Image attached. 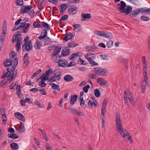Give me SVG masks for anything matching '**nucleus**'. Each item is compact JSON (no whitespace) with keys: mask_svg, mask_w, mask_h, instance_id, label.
<instances>
[{"mask_svg":"<svg viewBox=\"0 0 150 150\" xmlns=\"http://www.w3.org/2000/svg\"><path fill=\"white\" fill-rule=\"evenodd\" d=\"M140 13H144L146 14H150V8L144 7L134 9L132 11V13L130 15V16L131 17H134Z\"/></svg>","mask_w":150,"mask_h":150,"instance_id":"1","label":"nucleus"},{"mask_svg":"<svg viewBox=\"0 0 150 150\" xmlns=\"http://www.w3.org/2000/svg\"><path fill=\"white\" fill-rule=\"evenodd\" d=\"M116 127L117 130L120 134L121 135L125 136V133L128 134V132L126 130V129L123 128L122 126V121L120 120L118 121H116Z\"/></svg>","mask_w":150,"mask_h":150,"instance_id":"2","label":"nucleus"},{"mask_svg":"<svg viewBox=\"0 0 150 150\" xmlns=\"http://www.w3.org/2000/svg\"><path fill=\"white\" fill-rule=\"evenodd\" d=\"M22 47L23 51L25 50L27 51L32 50L33 49L31 41L30 40H29V42L24 43Z\"/></svg>","mask_w":150,"mask_h":150,"instance_id":"3","label":"nucleus"},{"mask_svg":"<svg viewBox=\"0 0 150 150\" xmlns=\"http://www.w3.org/2000/svg\"><path fill=\"white\" fill-rule=\"evenodd\" d=\"M32 8V7L30 5H23L21 8L20 14H22L26 13Z\"/></svg>","mask_w":150,"mask_h":150,"instance_id":"4","label":"nucleus"},{"mask_svg":"<svg viewBox=\"0 0 150 150\" xmlns=\"http://www.w3.org/2000/svg\"><path fill=\"white\" fill-rule=\"evenodd\" d=\"M97 81L100 85L102 87L107 86L109 85V83L108 81H106L104 79L102 78H98L97 79Z\"/></svg>","mask_w":150,"mask_h":150,"instance_id":"5","label":"nucleus"},{"mask_svg":"<svg viewBox=\"0 0 150 150\" xmlns=\"http://www.w3.org/2000/svg\"><path fill=\"white\" fill-rule=\"evenodd\" d=\"M78 11V8L73 6H70L68 8V12L70 14H74L76 13Z\"/></svg>","mask_w":150,"mask_h":150,"instance_id":"6","label":"nucleus"},{"mask_svg":"<svg viewBox=\"0 0 150 150\" xmlns=\"http://www.w3.org/2000/svg\"><path fill=\"white\" fill-rule=\"evenodd\" d=\"M12 73L11 72V68H8L4 70L3 72L2 75L1 76L2 79H5L8 76V75Z\"/></svg>","mask_w":150,"mask_h":150,"instance_id":"7","label":"nucleus"},{"mask_svg":"<svg viewBox=\"0 0 150 150\" xmlns=\"http://www.w3.org/2000/svg\"><path fill=\"white\" fill-rule=\"evenodd\" d=\"M149 84V82H146L144 81H142L141 82V93H144V91L146 90V85Z\"/></svg>","mask_w":150,"mask_h":150,"instance_id":"8","label":"nucleus"},{"mask_svg":"<svg viewBox=\"0 0 150 150\" xmlns=\"http://www.w3.org/2000/svg\"><path fill=\"white\" fill-rule=\"evenodd\" d=\"M13 61L9 58H7L4 61L3 65L6 67L12 65Z\"/></svg>","mask_w":150,"mask_h":150,"instance_id":"9","label":"nucleus"},{"mask_svg":"<svg viewBox=\"0 0 150 150\" xmlns=\"http://www.w3.org/2000/svg\"><path fill=\"white\" fill-rule=\"evenodd\" d=\"M61 46H56L54 48V50L52 54V55L54 57L52 58L53 59L54 56H55L57 55V54L59 53L61 50Z\"/></svg>","mask_w":150,"mask_h":150,"instance_id":"10","label":"nucleus"},{"mask_svg":"<svg viewBox=\"0 0 150 150\" xmlns=\"http://www.w3.org/2000/svg\"><path fill=\"white\" fill-rule=\"evenodd\" d=\"M120 5L119 8L120 12L123 13L124 12L126 4V3L123 1H121L120 2Z\"/></svg>","mask_w":150,"mask_h":150,"instance_id":"11","label":"nucleus"},{"mask_svg":"<svg viewBox=\"0 0 150 150\" xmlns=\"http://www.w3.org/2000/svg\"><path fill=\"white\" fill-rule=\"evenodd\" d=\"M14 116L18 119L23 121H25V119L23 115L19 112H16L14 114Z\"/></svg>","mask_w":150,"mask_h":150,"instance_id":"12","label":"nucleus"},{"mask_svg":"<svg viewBox=\"0 0 150 150\" xmlns=\"http://www.w3.org/2000/svg\"><path fill=\"white\" fill-rule=\"evenodd\" d=\"M74 35L70 32H67L65 35V37L63 41L65 42L68 41L69 40H71L74 37Z\"/></svg>","mask_w":150,"mask_h":150,"instance_id":"13","label":"nucleus"},{"mask_svg":"<svg viewBox=\"0 0 150 150\" xmlns=\"http://www.w3.org/2000/svg\"><path fill=\"white\" fill-rule=\"evenodd\" d=\"M66 50L65 51L64 50H63L61 51V55L62 57H65L68 55H69L70 52V50L68 47H66V48H64Z\"/></svg>","mask_w":150,"mask_h":150,"instance_id":"14","label":"nucleus"},{"mask_svg":"<svg viewBox=\"0 0 150 150\" xmlns=\"http://www.w3.org/2000/svg\"><path fill=\"white\" fill-rule=\"evenodd\" d=\"M17 74V72L15 73H12L11 74L8 75L7 77V79L8 81H13L15 78L16 77Z\"/></svg>","mask_w":150,"mask_h":150,"instance_id":"15","label":"nucleus"},{"mask_svg":"<svg viewBox=\"0 0 150 150\" xmlns=\"http://www.w3.org/2000/svg\"><path fill=\"white\" fill-rule=\"evenodd\" d=\"M47 31L46 29H43L42 31L41 35L38 37V39L41 40L46 38L47 35Z\"/></svg>","mask_w":150,"mask_h":150,"instance_id":"16","label":"nucleus"},{"mask_svg":"<svg viewBox=\"0 0 150 150\" xmlns=\"http://www.w3.org/2000/svg\"><path fill=\"white\" fill-rule=\"evenodd\" d=\"M77 98L78 96L76 95H74L73 96H71V98L70 100L71 106L74 105L75 103V102L77 100Z\"/></svg>","mask_w":150,"mask_h":150,"instance_id":"17","label":"nucleus"},{"mask_svg":"<svg viewBox=\"0 0 150 150\" xmlns=\"http://www.w3.org/2000/svg\"><path fill=\"white\" fill-rule=\"evenodd\" d=\"M91 14L90 13H83L81 14V17L83 18V19H81V21H85L86 19H89L91 18Z\"/></svg>","mask_w":150,"mask_h":150,"instance_id":"18","label":"nucleus"},{"mask_svg":"<svg viewBox=\"0 0 150 150\" xmlns=\"http://www.w3.org/2000/svg\"><path fill=\"white\" fill-rule=\"evenodd\" d=\"M132 11V8L130 6L127 5L126 8H125L124 13L126 15H127L129 14Z\"/></svg>","mask_w":150,"mask_h":150,"instance_id":"19","label":"nucleus"},{"mask_svg":"<svg viewBox=\"0 0 150 150\" xmlns=\"http://www.w3.org/2000/svg\"><path fill=\"white\" fill-rule=\"evenodd\" d=\"M43 27L46 29L47 30H49L50 28L49 25L44 21L42 22L41 23V28L42 29H43Z\"/></svg>","mask_w":150,"mask_h":150,"instance_id":"20","label":"nucleus"},{"mask_svg":"<svg viewBox=\"0 0 150 150\" xmlns=\"http://www.w3.org/2000/svg\"><path fill=\"white\" fill-rule=\"evenodd\" d=\"M58 64L59 67H65L67 66L65 62L62 59H59L58 60Z\"/></svg>","mask_w":150,"mask_h":150,"instance_id":"21","label":"nucleus"},{"mask_svg":"<svg viewBox=\"0 0 150 150\" xmlns=\"http://www.w3.org/2000/svg\"><path fill=\"white\" fill-rule=\"evenodd\" d=\"M100 36H101L104 37L105 38L110 39L111 38L112 36L110 32H103L102 34H100Z\"/></svg>","mask_w":150,"mask_h":150,"instance_id":"22","label":"nucleus"},{"mask_svg":"<svg viewBox=\"0 0 150 150\" xmlns=\"http://www.w3.org/2000/svg\"><path fill=\"white\" fill-rule=\"evenodd\" d=\"M64 81L67 82H71L73 80V78L72 76L69 75H66L64 77Z\"/></svg>","mask_w":150,"mask_h":150,"instance_id":"23","label":"nucleus"},{"mask_svg":"<svg viewBox=\"0 0 150 150\" xmlns=\"http://www.w3.org/2000/svg\"><path fill=\"white\" fill-rule=\"evenodd\" d=\"M79 53H81V52H79L76 53H74L71 55L69 57V59L71 60H74V58H75L76 57H80L81 56V55H79Z\"/></svg>","mask_w":150,"mask_h":150,"instance_id":"24","label":"nucleus"},{"mask_svg":"<svg viewBox=\"0 0 150 150\" xmlns=\"http://www.w3.org/2000/svg\"><path fill=\"white\" fill-rule=\"evenodd\" d=\"M60 8L59 9L60 12H63L68 7L67 4H62L59 6Z\"/></svg>","mask_w":150,"mask_h":150,"instance_id":"25","label":"nucleus"},{"mask_svg":"<svg viewBox=\"0 0 150 150\" xmlns=\"http://www.w3.org/2000/svg\"><path fill=\"white\" fill-rule=\"evenodd\" d=\"M10 147L13 150H18V145L16 143L13 142L11 143Z\"/></svg>","mask_w":150,"mask_h":150,"instance_id":"26","label":"nucleus"},{"mask_svg":"<svg viewBox=\"0 0 150 150\" xmlns=\"http://www.w3.org/2000/svg\"><path fill=\"white\" fill-rule=\"evenodd\" d=\"M49 84L52 85L51 87L53 89L60 91V89L58 85L53 83H49Z\"/></svg>","mask_w":150,"mask_h":150,"instance_id":"27","label":"nucleus"},{"mask_svg":"<svg viewBox=\"0 0 150 150\" xmlns=\"http://www.w3.org/2000/svg\"><path fill=\"white\" fill-rule=\"evenodd\" d=\"M20 125L19 127V129L18 130L19 132L23 133L25 131L24 125L22 122H20Z\"/></svg>","mask_w":150,"mask_h":150,"instance_id":"28","label":"nucleus"},{"mask_svg":"<svg viewBox=\"0 0 150 150\" xmlns=\"http://www.w3.org/2000/svg\"><path fill=\"white\" fill-rule=\"evenodd\" d=\"M74 112L73 113L74 115L81 116H83L84 115V113L83 112H80L75 109H74Z\"/></svg>","mask_w":150,"mask_h":150,"instance_id":"29","label":"nucleus"},{"mask_svg":"<svg viewBox=\"0 0 150 150\" xmlns=\"http://www.w3.org/2000/svg\"><path fill=\"white\" fill-rule=\"evenodd\" d=\"M8 136L9 138H11L13 139H16L19 137V136L18 135L14 133L9 134H8Z\"/></svg>","mask_w":150,"mask_h":150,"instance_id":"30","label":"nucleus"},{"mask_svg":"<svg viewBox=\"0 0 150 150\" xmlns=\"http://www.w3.org/2000/svg\"><path fill=\"white\" fill-rule=\"evenodd\" d=\"M88 104L90 108H91L93 105H94L95 107H96L97 105V103L93 102L91 100H89Z\"/></svg>","mask_w":150,"mask_h":150,"instance_id":"31","label":"nucleus"},{"mask_svg":"<svg viewBox=\"0 0 150 150\" xmlns=\"http://www.w3.org/2000/svg\"><path fill=\"white\" fill-rule=\"evenodd\" d=\"M45 74H44L40 78V79H41L42 80H43L44 81L49 80L50 79H49L48 77L49 76H47V75L46 76Z\"/></svg>","mask_w":150,"mask_h":150,"instance_id":"32","label":"nucleus"},{"mask_svg":"<svg viewBox=\"0 0 150 150\" xmlns=\"http://www.w3.org/2000/svg\"><path fill=\"white\" fill-rule=\"evenodd\" d=\"M54 74H55L54 75L55 76H58L57 77H58L59 76H61L62 75V73L60 71H59L58 69H56L54 70Z\"/></svg>","mask_w":150,"mask_h":150,"instance_id":"33","label":"nucleus"},{"mask_svg":"<svg viewBox=\"0 0 150 150\" xmlns=\"http://www.w3.org/2000/svg\"><path fill=\"white\" fill-rule=\"evenodd\" d=\"M88 61L89 63L93 65V66L95 65L97 66L98 65V64L95 62L93 60V59H92V58H89V59H88Z\"/></svg>","mask_w":150,"mask_h":150,"instance_id":"34","label":"nucleus"},{"mask_svg":"<svg viewBox=\"0 0 150 150\" xmlns=\"http://www.w3.org/2000/svg\"><path fill=\"white\" fill-rule=\"evenodd\" d=\"M128 134H127V133H125V135L123 136V135H121L122 137H123L124 138H125L126 137H127L128 139L131 142H132V137L131 136L129 135V133L128 132Z\"/></svg>","mask_w":150,"mask_h":150,"instance_id":"35","label":"nucleus"},{"mask_svg":"<svg viewBox=\"0 0 150 150\" xmlns=\"http://www.w3.org/2000/svg\"><path fill=\"white\" fill-rule=\"evenodd\" d=\"M78 45L77 44H74V42H69L67 44V45L70 47H74Z\"/></svg>","mask_w":150,"mask_h":150,"instance_id":"36","label":"nucleus"},{"mask_svg":"<svg viewBox=\"0 0 150 150\" xmlns=\"http://www.w3.org/2000/svg\"><path fill=\"white\" fill-rule=\"evenodd\" d=\"M94 95L96 97H100V92L99 90L96 88L94 90Z\"/></svg>","mask_w":150,"mask_h":150,"instance_id":"37","label":"nucleus"},{"mask_svg":"<svg viewBox=\"0 0 150 150\" xmlns=\"http://www.w3.org/2000/svg\"><path fill=\"white\" fill-rule=\"evenodd\" d=\"M55 74H53L52 76H51V78L50 79V80L48 81V82H54L56 81V80L55 78L57 76L54 75Z\"/></svg>","mask_w":150,"mask_h":150,"instance_id":"38","label":"nucleus"},{"mask_svg":"<svg viewBox=\"0 0 150 150\" xmlns=\"http://www.w3.org/2000/svg\"><path fill=\"white\" fill-rule=\"evenodd\" d=\"M128 99L129 102H130L133 106H134L135 103V102L134 100L133 96H131L128 97Z\"/></svg>","mask_w":150,"mask_h":150,"instance_id":"39","label":"nucleus"},{"mask_svg":"<svg viewBox=\"0 0 150 150\" xmlns=\"http://www.w3.org/2000/svg\"><path fill=\"white\" fill-rule=\"evenodd\" d=\"M35 104L37 105L39 108H44V105L43 104L40 103L37 100H35Z\"/></svg>","mask_w":150,"mask_h":150,"instance_id":"40","label":"nucleus"},{"mask_svg":"<svg viewBox=\"0 0 150 150\" xmlns=\"http://www.w3.org/2000/svg\"><path fill=\"white\" fill-rule=\"evenodd\" d=\"M84 62V61L80 57L79 58L78 61L77 63L78 64H83V65H86L88 64Z\"/></svg>","mask_w":150,"mask_h":150,"instance_id":"41","label":"nucleus"},{"mask_svg":"<svg viewBox=\"0 0 150 150\" xmlns=\"http://www.w3.org/2000/svg\"><path fill=\"white\" fill-rule=\"evenodd\" d=\"M15 47L17 51L18 52L21 49V43L16 42Z\"/></svg>","mask_w":150,"mask_h":150,"instance_id":"42","label":"nucleus"},{"mask_svg":"<svg viewBox=\"0 0 150 150\" xmlns=\"http://www.w3.org/2000/svg\"><path fill=\"white\" fill-rule=\"evenodd\" d=\"M140 19L143 21H147L149 20V18L147 16H142L140 18Z\"/></svg>","mask_w":150,"mask_h":150,"instance_id":"43","label":"nucleus"},{"mask_svg":"<svg viewBox=\"0 0 150 150\" xmlns=\"http://www.w3.org/2000/svg\"><path fill=\"white\" fill-rule=\"evenodd\" d=\"M99 56L103 60H109L108 57L106 56L105 54H101L99 55Z\"/></svg>","mask_w":150,"mask_h":150,"instance_id":"44","label":"nucleus"},{"mask_svg":"<svg viewBox=\"0 0 150 150\" xmlns=\"http://www.w3.org/2000/svg\"><path fill=\"white\" fill-rule=\"evenodd\" d=\"M113 45V42L111 40H110L107 42L106 45L107 47L108 48H110L112 47V46Z\"/></svg>","mask_w":150,"mask_h":150,"instance_id":"45","label":"nucleus"},{"mask_svg":"<svg viewBox=\"0 0 150 150\" xmlns=\"http://www.w3.org/2000/svg\"><path fill=\"white\" fill-rule=\"evenodd\" d=\"M90 86L89 85H87L83 88V90L85 93H87L88 92V89L90 88Z\"/></svg>","mask_w":150,"mask_h":150,"instance_id":"46","label":"nucleus"},{"mask_svg":"<svg viewBox=\"0 0 150 150\" xmlns=\"http://www.w3.org/2000/svg\"><path fill=\"white\" fill-rule=\"evenodd\" d=\"M41 46V45L39 42H37L34 44V47L37 50L40 49Z\"/></svg>","mask_w":150,"mask_h":150,"instance_id":"47","label":"nucleus"},{"mask_svg":"<svg viewBox=\"0 0 150 150\" xmlns=\"http://www.w3.org/2000/svg\"><path fill=\"white\" fill-rule=\"evenodd\" d=\"M21 35V32L19 31L16 32L14 35L13 36V38H15V37L19 38Z\"/></svg>","mask_w":150,"mask_h":150,"instance_id":"48","label":"nucleus"},{"mask_svg":"<svg viewBox=\"0 0 150 150\" xmlns=\"http://www.w3.org/2000/svg\"><path fill=\"white\" fill-rule=\"evenodd\" d=\"M29 15L31 16V18L33 17L34 16V12L33 9H30L29 12H28Z\"/></svg>","mask_w":150,"mask_h":150,"instance_id":"49","label":"nucleus"},{"mask_svg":"<svg viewBox=\"0 0 150 150\" xmlns=\"http://www.w3.org/2000/svg\"><path fill=\"white\" fill-rule=\"evenodd\" d=\"M44 81L43 80H41L40 83V82L39 83V86L42 87H45L47 84L44 82Z\"/></svg>","mask_w":150,"mask_h":150,"instance_id":"50","label":"nucleus"},{"mask_svg":"<svg viewBox=\"0 0 150 150\" xmlns=\"http://www.w3.org/2000/svg\"><path fill=\"white\" fill-rule=\"evenodd\" d=\"M115 122L121 120L120 116V115L118 112H117L115 117Z\"/></svg>","mask_w":150,"mask_h":150,"instance_id":"51","label":"nucleus"},{"mask_svg":"<svg viewBox=\"0 0 150 150\" xmlns=\"http://www.w3.org/2000/svg\"><path fill=\"white\" fill-rule=\"evenodd\" d=\"M26 25H27L26 26H25L24 28L25 29L24 32L25 33H27L29 30L30 24L28 23H27Z\"/></svg>","mask_w":150,"mask_h":150,"instance_id":"52","label":"nucleus"},{"mask_svg":"<svg viewBox=\"0 0 150 150\" xmlns=\"http://www.w3.org/2000/svg\"><path fill=\"white\" fill-rule=\"evenodd\" d=\"M23 0H17L16 3V5L19 6H21L23 5Z\"/></svg>","mask_w":150,"mask_h":150,"instance_id":"53","label":"nucleus"},{"mask_svg":"<svg viewBox=\"0 0 150 150\" xmlns=\"http://www.w3.org/2000/svg\"><path fill=\"white\" fill-rule=\"evenodd\" d=\"M33 26L35 28H41V24L40 25L37 23L36 21H35L33 23Z\"/></svg>","mask_w":150,"mask_h":150,"instance_id":"54","label":"nucleus"},{"mask_svg":"<svg viewBox=\"0 0 150 150\" xmlns=\"http://www.w3.org/2000/svg\"><path fill=\"white\" fill-rule=\"evenodd\" d=\"M40 93L42 94L46 95H47V93L45 90V89L42 88L39 90Z\"/></svg>","mask_w":150,"mask_h":150,"instance_id":"55","label":"nucleus"},{"mask_svg":"<svg viewBox=\"0 0 150 150\" xmlns=\"http://www.w3.org/2000/svg\"><path fill=\"white\" fill-rule=\"evenodd\" d=\"M68 16L67 15H65L62 16L60 18L59 21H64L65 19H67L68 18Z\"/></svg>","mask_w":150,"mask_h":150,"instance_id":"56","label":"nucleus"},{"mask_svg":"<svg viewBox=\"0 0 150 150\" xmlns=\"http://www.w3.org/2000/svg\"><path fill=\"white\" fill-rule=\"evenodd\" d=\"M86 49L89 50V51H92L93 50L95 49L94 47L92 46L87 45L86 47Z\"/></svg>","mask_w":150,"mask_h":150,"instance_id":"57","label":"nucleus"},{"mask_svg":"<svg viewBox=\"0 0 150 150\" xmlns=\"http://www.w3.org/2000/svg\"><path fill=\"white\" fill-rule=\"evenodd\" d=\"M17 54L14 51H11L9 53V56L10 57H14L16 56Z\"/></svg>","mask_w":150,"mask_h":150,"instance_id":"58","label":"nucleus"},{"mask_svg":"<svg viewBox=\"0 0 150 150\" xmlns=\"http://www.w3.org/2000/svg\"><path fill=\"white\" fill-rule=\"evenodd\" d=\"M101 68L100 67H96L94 68L93 70L94 71V72L96 74H98Z\"/></svg>","mask_w":150,"mask_h":150,"instance_id":"59","label":"nucleus"},{"mask_svg":"<svg viewBox=\"0 0 150 150\" xmlns=\"http://www.w3.org/2000/svg\"><path fill=\"white\" fill-rule=\"evenodd\" d=\"M148 40V48L149 52H150V35L147 38Z\"/></svg>","mask_w":150,"mask_h":150,"instance_id":"60","label":"nucleus"},{"mask_svg":"<svg viewBox=\"0 0 150 150\" xmlns=\"http://www.w3.org/2000/svg\"><path fill=\"white\" fill-rule=\"evenodd\" d=\"M107 102L108 101L106 100V99H105L103 101L102 105L101 108H106V106Z\"/></svg>","mask_w":150,"mask_h":150,"instance_id":"61","label":"nucleus"},{"mask_svg":"<svg viewBox=\"0 0 150 150\" xmlns=\"http://www.w3.org/2000/svg\"><path fill=\"white\" fill-rule=\"evenodd\" d=\"M52 43H53L52 41L49 40H46L44 42L45 45H50Z\"/></svg>","mask_w":150,"mask_h":150,"instance_id":"62","label":"nucleus"},{"mask_svg":"<svg viewBox=\"0 0 150 150\" xmlns=\"http://www.w3.org/2000/svg\"><path fill=\"white\" fill-rule=\"evenodd\" d=\"M16 66L15 64H13V66L11 67V72L12 73H15L17 72V70H16V71H15V69Z\"/></svg>","mask_w":150,"mask_h":150,"instance_id":"63","label":"nucleus"},{"mask_svg":"<svg viewBox=\"0 0 150 150\" xmlns=\"http://www.w3.org/2000/svg\"><path fill=\"white\" fill-rule=\"evenodd\" d=\"M88 76L91 79H95L96 78V74H94L91 73L89 74Z\"/></svg>","mask_w":150,"mask_h":150,"instance_id":"64","label":"nucleus"}]
</instances>
